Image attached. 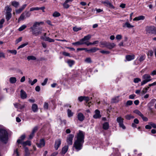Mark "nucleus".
Here are the masks:
<instances>
[{
  "label": "nucleus",
  "mask_w": 156,
  "mask_h": 156,
  "mask_svg": "<svg viewBox=\"0 0 156 156\" xmlns=\"http://www.w3.org/2000/svg\"><path fill=\"white\" fill-rule=\"evenodd\" d=\"M38 128L37 127V126L35 127L33 129L32 131V132L33 133H35L37 131V130Z\"/></svg>",
  "instance_id": "0e129e2a"
},
{
  "label": "nucleus",
  "mask_w": 156,
  "mask_h": 156,
  "mask_svg": "<svg viewBox=\"0 0 156 156\" xmlns=\"http://www.w3.org/2000/svg\"><path fill=\"white\" fill-rule=\"evenodd\" d=\"M127 27L128 28H132L134 27V26L132 25H131L130 24L129 22H126L125 24H124L123 25V27Z\"/></svg>",
  "instance_id": "b1692460"
},
{
  "label": "nucleus",
  "mask_w": 156,
  "mask_h": 156,
  "mask_svg": "<svg viewBox=\"0 0 156 156\" xmlns=\"http://www.w3.org/2000/svg\"><path fill=\"white\" fill-rule=\"evenodd\" d=\"M48 80V79L47 78H46L44 80V82L41 83V85L42 86H44L47 83Z\"/></svg>",
  "instance_id": "4d7b16f0"
},
{
  "label": "nucleus",
  "mask_w": 156,
  "mask_h": 156,
  "mask_svg": "<svg viewBox=\"0 0 156 156\" xmlns=\"http://www.w3.org/2000/svg\"><path fill=\"white\" fill-rule=\"evenodd\" d=\"M5 9L6 10V13H11L12 9L9 6H6L5 8Z\"/></svg>",
  "instance_id": "f704fd0d"
},
{
  "label": "nucleus",
  "mask_w": 156,
  "mask_h": 156,
  "mask_svg": "<svg viewBox=\"0 0 156 156\" xmlns=\"http://www.w3.org/2000/svg\"><path fill=\"white\" fill-rule=\"evenodd\" d=\"M145 19V16H140L136 17L133 19V21H138L140 20H144Z\"/></svg>",
  "instance_id": "6ab92c4d"
},
{
  "label": "nucleus",
  "mask_w": 156,
  "mask_h": 156,
  "mask_svg": "<svg viewBox=\"0 0 156 156\" xmlns=\"http://www.w3.org/2000/svg\"><path fill=\"white\" fill-rule=\"evenodd\" d=\"M22 40V37H19L17 39L16 41V44H17L19 42L21 41Z\"/></svg>",
  "instance_id": "052dcab7"
},
{
  "label": "nucleus",
  "mask_w": 156,
  "mask_h": 156,
  "mask_svg": "<svg viewBox=\"0 0 156 156\" xmlns=\"http://www.w3.org/2000/svg\"><path fill=\"white\" fill-rule=\"evenodd\" d=\"M28 42H26L25 43L22 44L19 46V47L17 48V49H19L20 48H23L26 45H28Z\"/></svg>",
  "instance_id": "79ce46f5"
},
{
  "label": "nucleus",
  "mask_w": 156,
  "mask_h": 156,
  "mask_svg": "<svg viewBox=\"0 0 156 156\" xmlns=\"http://www.w3.org/2000/svg\"><path fill=\"white\" fill-rule=\"evenodd\" d=\"M60 16V13L57 12H55L53 14V16L54 17H58Z\"/></svg>",
  "instance_id": "09e8293b"
},
{
  "label": "nucleus",
  "mask_w": 156,
  "mask_h": 156,
  "mask_svg": "<svg viewBox=\"0 0 156 156\" xmlns=\"http://www.w3.org/2000/svg\"><path fill=\"white\" fill-rule=\"evenodd\" d=\"M23 145H28L29 146H30L31 145L30 141L29 140H27L25 142H23Z\"/></svg>",
  "instance_id": "c03bdc74"
},
{
  "label": "nucleus",
  "mask_w": 156,
  "mask_h": 156,
  "mask_svg": "<svg viewBox=\"0 0 156 156\" xmlns=\"http://www.w3.org/2000/svg\"><path fill=\"white\" fill-rule=\"evenodd\" d=\"M20 95L21 98L22 99H25L27 98V94L26 92L23 90H21L20 91Z\"/></svg>",
  "instance_id": "4468645a"
},
{
  "label": "nucleus",
  "mask_w": 156,
  "mask_h": 156,
  "mask_svg": "<svg viewBox=\"0 0 156 156\" xmlns=\"http://www.w3.org/2000/svg\"><path fill=\"white\" fill-rule=\"evenodd\" d=\"M95 114L94 115L93 117L94 119H97L101 118V115L100 114V111L98 110H96L95 111Z\"/></svg>",
  "instance_id": "9b49d317"
},
{
  "label": "nucleus",
  "mask_w": 156,
  "mask_h": 156,
  "mask_svg": "<svg viewBox=\"0 0 156 156\" xmlns=\"http://www.w3.org/2000/svg\"><path fill=\"white\" fill-rule=\"evenodd\" d=\"M147 56H148V58H149V56L151 57L153 56V52L152 50H150L148 51V52L147 53Z\"/></svg>",
  "instance_id": "ea45409f"
},
{
  "label": "nucleus",
  "mask_w": 156,
  "mask_h": 156,
  "mask_svg": "<svg viewBox=\"0 0 156 156\" xmlns=\"http://www.w3.org/2000/svg\"><path fill=\"white\" fill-rule=\"evenodd\" d=\"M142 78L144 80L141 82V86L145 84L152 80L150 75L147 74H145L143 75Z\"/></svg>",
  "instance_id": "20e7f679"
},
{
  "label": "nucleus",
  "mask_w": 156,
  "mask_h": 156,
  "mask_svg": "<svg viewBox=\"0 0 156 156\" xmlns=\"http://www.w3.org/2000/svg\"><path fill=\"white\" fill-rule=\"evenodd\" d=\"M122 36L120 34H118L116 36V38L118 40H120L122 38Z\"/></svg>",
  "instance_id": "5fc2aeb1"
},
{
  "label": "nucleus",
  "mask_w": 156,
  "mask_h": 156,
  "mask_svg": "<svg viewBox=\"0 0 156 156\" xmlns=\"http://www.w3.org/2000/svg\"><path fill=\"white\" fill-rule=\"evenodd\" d=\"M99 50V48H98L94 47L91 48V49L88 50L87 49V48H86L85 51L88 52L94 53L96 51Z\"/></svg>",
  "instance_id": "2eb2a0df"
},
{
  "label": "nucleus",
  "mask_w": 156,
  "mask_h": 156,
  "mask_svg": "<svg viewBox=\"0 0 156 156\" xmlns=\"http://www.w3.org/2000/svg\"><path fill=\"white\" fill-rule=\"evenodd\" d=\"M74 137V135L72 134H69L67 137L66 141L69 145H72L73 144V139Z\"/></svg>",
  "instance_id": "6e6552de"
},
{
  "label": "nucleus",
  "mask_w": 156,
  "mask_h": 156,
  "mask_svg": "<svg viewBox=\"0 0 156 156\" xmlns=\"http://www.w3.org/2000/svg\"><path fill=\"white\" fill-rule=\"evenodd\" d=\"M32 110L34 112H36L38 110V107L37 105L35 104H33L32 106Z\"/></svg>",
  "instance_id": "393cba45"
},
{
  "label": "nucleus",
  "mask_w": 156,
  "mask_h": 156,
  "mask_svg": "<svg viewBox=\"0 0 156 156\" xmlns=\"http://www.w3.org/2000/svg\"><path fill=\"white\" fill-rule=\"evenodd\" d=\"M145 58V55H141L139 59V60L140 62H141L143 61Z\"/></svg>",
  "instance_id": "de8ad7c7"
},
{
  "label": "nucleus",
  "mask_w": 156,
  "mask_h": 156,
  "mask_svg": "<svg viewBox=\"0 0 156 156\" xmlns=\"http://www.w3.org/2000/svg\"><path fill=\"white\" fill-rule=\"evenodd\" d=\"M44 23L41 22H35L34 23L32 27H30L32 34L35 36H37L41 34L42 31V28L39 27L40 25H42Z\"/></svg>",
  "instance_id": "f03ea898"
},
{
  "label": "nucleus",
  "mask_w": 156,
  "mask_h": 156,
  "mask_svg": "<svg viewBox=\"0 0 156 156\" xmlns=\"http://www.w3.org/2000/svg\"><path fill=\"white\" fill-rule=\"evenodd\" d=\"M45 8L43 6L41 7H33L31 8L30 9V11H32L34 10H41L42 11V12H44V9Z\"/></svg>",
  "instance_id": "ddd939ff"
},
{
  "label": "nucleus",
  "mask_w": 156,
  "mask_h": 156,
  "mask_svg": "<svg viewBox=\"0 0 156 156\" xmlns=\"http://www.w3.org/2000/svg\"><path fill=\"white\" fill-rule=\"evenodd\" d=\"M136 96V95L135 94H131L129 96V98L130 99H133L135 96Z\"/></svg>",
  "instance_id": "69168bd1"
},
{
  "label": "nucleus",
  "mask_w": 156,
  "mask_h": 156,
  "mask_svg": "<svg viewBox=\"0 0 156 156\" xmlns=\"http://www.w3.org/2000/svg\"><path fill=\"white\" fill-rule=\"evenodd\" d=\"M81 30V28L80 27H75L73 28V30L75 32H77Z\"/></svg>",
  "instance_id": "49530a36"
},
{
  "label": "nucleus",
  "mask_w": 156,
  "mask_h": 156,
  "mask_svg": "<svg viewBox=\"0 0 156 156\" xmlns=\"http://www.w3.org/2000/svg\"><path fill=\"white\" fill-rule=\"evenodd\" d=\"M141 79L139 78H136L134 79L133 82L136 83H138L140 81Z\"/></svg>",
  "instance_id": "3c124183"
},
{
  "label": "nucleus",
  "mask_w": 156,
  "mask_h": 156,
  "mask_svg": "<svg viewBox=\"0 0 156 156\" xmlns=\"http://www.w3.org/2000/svg\"><path fill=\"white\" fill-rule=\"evenodd\" d=\"M85 61L87 63H90L91 62V59L90 58H87L85 60Z\"/></svg>",
  "instance_id": "603ef678"
},
{
  "label": "nucleus",
  "mask_w": 156,
  "mask_h": 156,
  "mask_svg": "<svg viewBox=\"0 0 156 156\" xmlns=\"http://www.w3.org/2000/svg\"><path fill=\"white\" fill-rule=\"evenodd\" d=\"M147 34H152L156 35V27L154 26H148L146 27Z\"/></svg>",
  "instance_id": "39448f33"
},
{
  "label": "nucleus",
  "mask_w": 156,
  "mask_h": 156,
  "mask_svg": "<svg viewBox=\"0 0 156 156\" xmlns=\"http://www.w3.org/2000/svg\"><path fill=\"white\" fill-rule=\"evenodd\" d=\"M141 117L142 119L144 121H147L148 120V118L147 117L144 116L143 115Z\"/></svg>",
  "instance_id": "bf43d9fd"
},
{
  "label": "nucleus",
  "mask_w": 156,
  "mask_h": 156,
  "mask_svg": "<svg viewBox=\"0 0 156 156\" xmlns=\"http://www.w3.org/2000/svg\"><path fill=\"white\" fill-rule=\"evenodd\" d=\"M100 52L103 54H108L110 53V51H107L102 50L100 51Z\"/></svg>",
  "instance_id": "8fccbe9b"
},
{
  "label": "nucleus",
  "mask_w": 156,
  "mask_h": 156,
  "mask_svg": "<svg viewBox=\"0 0 156 156\" xmlns=\"http://www.w3.org/2000/svg\"><path fill=\"white\" fill-rule=\"evenodd\" d=\"M67 115L68 117H70L73 116V113L72 112L71 110L68 109L67 111Z\"/></svg>",
  "instance_id": "7c9ffc66"
},
{
  "label": "nucleus",
  "mask_w": 156,
  "mask_h": 156,
  "mask_svg": "<svg viewBox=\"0 0 156 156\" xmlns=\"http://www.w3.org/2000/svg\"><path fill=\"white\" fill-rule=\"evenodd\" d=\"M117 121L119 123V126L123 129H126V127L123 123V119L121 117H118L116 119Z\"/></svg>",
  "instance_id": "0eeeda50"
},
{
  "label": "nucleus",
  "mask_w": 156,
  "mask_h": 156,
  "mask_svg": "<svg viewBox=\"0 0 156 156\" xmlns=\"http://www.w3.org/2000/svg\"><path fill=\"white\" fill-rule=\"evenodd\" d=\"M149 86L144 88L141 91L142 94H145L147 92L148 89L149 88Z\"/></svg>",
  "instance_id": "2f4dec72"
},
{
  "label": "nucleus",
  "mask_w": 156,
  "mask_h": 156,
  "mask_svg": "<svg viewBox=\"0 0 156 156\" xmlns=\"http://www.w3.org/2000/svg\"><path fill=\"white\" fill-rule=\"evenodd\" d=\"M134 113L137 114L140 117L143 115L139 110H135L133 111Z\"/></svg>",
  "instance_id": "e433bc0d"
},
{
  "label": "nucleus",
  "mask_w": 156,
  "mask_h": 156,
  "mask_svg": "<svg viewBox=\"0 0 156 156\" xmlns=\"http://www.w3.org/2000/svg\"><path fill=\"white\" fill-rule=\"evenodd\" d=\"M151 75L152 76L156 75V70L152 71L151 73Z\"/></svg>",
  "instance_id": "774afa93"
},
{
  "label": "nucleus",
  "mask_w": 156,
  "mask_h": 156,
  "mask_svg": "<svg viewBox=\"0 0 156 156\" xmlns=\"http://www.w3.org/2000/svg\"><path fill=\"white\" fill-rule=\"evenodd\" d=\"M12 5L16 8H17L19 6V3L16 1H13L11 2Z\"/></svg>",
  "instance_id": "473e14b6"
},
{
  "label": "nucleus",
  "mask_w": 156,
  "mask_h": 156,
  "mask_svg": "<svg viewBox=\"0 0 156 156\" xmlns=\"http://www.w3.org/2000/svg\"><path fill=\"white\" fill-rule=\"evenodd\" d=\"M77 118L79 121L82 122L84 120L85 116L82 113L79 112L77 114Z\"/></svg>",
  "instance_id": "f8f14e48"
},
{
  "label": "nucleus",
  "mask_w": 156,
  "mask_h": 156,
  "mask_svg": "<svg viewBox=\"0 0 156 156\" xmlns=\"http://www.w3.org/2000/svg\"><path fill=\"white\" fill-rule=\"evenodd\" d=\"M36 59V58L33 55H29L27 57V59L28 61H30V60H35Z\"/></svg>",
  "instance_id": "bb28decb"
},
{
  "label": "nucleus",
  "mask_w": 156,
  "mask_h": 156,
  "mask_svg": "<svg viewBox=\"0 0 156 156\" xmlns=\"http://www.w3.org/2000/svg\"><path fill=\"white\" fill-rule=\"evenodd\" d=\"M91 37V35L90 34H88L85 36L83 38L84 41H88L89 40Z\"/></svg>",
  "instance_id": "72a5a7b5"
},
{
  "label": "nucleus",
  "mask_w": 156,
  "mask_h": 156,
  "mask_svg": "<svg viewBox=\"0 0 156 156\" xmlns=\"http://www.w3.org/2000/svg\"><path fill=\"white\" fill-rule=\"evenodd\" d=\"M8 140V133L4 128L0 126V141L6 143Z\"/></svg>",
  "instance_id": "7ed1b4c3"
},
{
  "label": "nucleus",
  "mask_w": 156,
  "mask_h": 156,
  "mask_svg": "<svg viewBox=\"0 0 156 156\" xmlns=\"http://www.w3.org/2000/svg\"><path fill=\"white\" fill-rule=\"evenodd\" d=\"M76 137V140L74 142L73 148V149L74 148L76 151H78L82 148L84 142L85 134L83 131L79 130Z\"/></svg>",
  "instance_id": "f257e3e1"
},
{
  "label": "nucleus",
  "mask_w": 156,
  "mask_h": 156,
  "mask_svg": "<svg viewBox=\"0 0 156 156\" xmlns=\"http://www.w3.org/2000/svg\"><path fill=\"white\" fill-rule=\"evenodd\" d=\"M119 96H117L115 97H114L112 99V102L113 103H117L119 101Z\"/></svg>",
  "instance_id": "aec40b11"
},
{
  "label": "nucleus",
  "mask_w": 156,
  "mask_h": 156,
  "mask_svg": "<svg viewBox=\"0 0 156 156\" xmlns=\"http://www.w3.org/2000/svg\"><path fill=\"white\" fill-rule=\"evenodd\" d=\"M125 118L127 120H129L131 119L134 118V117L131 115H127L125 116Z\"/></svg>",
  "instance_id": "c756f323"
},
{
  "label": "nucleus",
  "mask_w": 156,
  "mask_h": 156,
  "mask_svg": "<svg viewBox=\"0 0 156 156\" xmlns=\"http://www.w3.org/2000/svg\"><path fill=\"white\" fill-rule=\"evenodd\" d=\"M68 149V146H65L62 149V153L63 154H65L67 151Z\"/></svg>",
  "instance_id": "a878e982"
},
{
  "label": "nucleus",
  "mask_w": 156,
  "mask_h": 156,
  "mask_svg": "<svg viewBox=\"0 0 156 156\" xmlns=\"http://www.w3.org/2000/svg\"><path fill=\"white\" fill-rule=\"evenodd\" d=\"M102 3L104 4L106 6L112 8H114L113 6L108 1L102 2Z\"/></svg>",
  "instance_id": "f3484780"
},
{
  "label": "nucleus",
  "mask_w": 156,
  "mask_h": 156,
  "mask_svg": "<svg viewBox=\"0 0 156 156\" xmlns=\"http://www.w3.org/2000/svg\"><path fill=\"white\" fill-rule=\"evenodd\" d=\"M67 63L70 67H71L74 64L75 61L73 60L69 59L67 61Z\"/></svg>",
  "instance_id": "5701e85b"
},
{
  "label": "nucleus",
  "mask_w": 156,
  "mask_h": 156,
  "mask_svg": "<svg viewBox=\"0 0 156 156\" xmlns=\"http://www.w3.org/2000/svg\"><path fill=\"white\" fill-rule=\"evenodd\" d=\"M156 101V99H153L151 100V101L148 103V105H149L150 106H152Z\"/></svg>",
  "instance_id": "c9c22d12"
},
{
  "label": "nucleus",
  "mask_w": 156,
  "mask_h": 156,
  "mask_svg": "<svg viewBox=\"0 0 156 156\" xmlns=\"http://www.w3.org/2000/svg\"><path fill=\"white\" fill-rule=\"evenodd\" d=\"M116 44L114 43L108 42L107 48L109 49H111L114 48Z\"/></svg>",
  "instance_id": "dca6fc26"
},
{
  "label": "nucleus",
  "mask_w": 156,
  "mask_h": 156,
  "mask_svg": "<svg viewBox=\"0 0 156 156\" xmlns=\"http://www.w3.org/2000/svg\"><path fill=\"white\" fill-rule=\"evenodd\" d=\"M150 125L152 127L156 128V124L152 122H151L149 123Z\"/></svg>",
  "instance_id": "6e6d98bb"
},
{
  "label": "nucleus",
  "mask_w": 156,
  "mask_h": 156,
  "mask_svg": "<svg viewBox=\"0 0 156 156\" xmlns=\"http://www.w3.org/2000/svg\"><path fill=\"white\" fill-rule=\"evenodd\" d=\"M31 15V13L28 11L24 12L20 15V18H19L18 21H20L21 20H23L26 18L30 17Z\"/></svg>",
  "instance_id": "423d86ee"
},
{
  "label": "nucleus",
  "mask_w": 156,
  "mask_h": 156,
  "mask_svg": "<svg viewBox=\"0 0 156 156\" xmlns=\"http://www.w3.org/2000/svg\"><path fill=\"white\" fill-rule=\"evenodd\" d=\"M26 27L27 26L25 25H23L21 27H20L19 28L18 30L19 31H22L23 30H24Z\"/></svg>",
  "instance_id": "37998d69"
},
{
  "label": "nucleus",
  "mask_w": 156,
  "mask_h": 156,
  "mask_svg": "<svg viewBox=\"0 0 156 156\" xmlns=\"http://www.w3.org/2000/svg\"><path fill=\"white\" fill-rule=\"evenodd\" d=\"M36 145L38 147L40 148L44 147L45 145V142L44 139H41L40 143H37Z\"/></svg>",
  "instance_id": "9d476101"
},
{
  "label": "nucleus",
  "mask_w": 156,
  "mask_h": 156,
  "mask_svg": "<svg viewBox=\"0 0 156 156\" xmlns=\"http://www.w3.org/2000/svg\"><path fill=\"white\" fill-rule=\"evenodd\" d=\"M44 40L45 41H48L49 42H54L55 41L54 39L50 38L48 37H46L44 38Z\"/></svg>",
  "instance_id": "cd10ccee"
},
{
  "label": "nucleus",
  "mask_w": 156,
  "mask_h": 156,
  "mask_svg": "<svg viewBox=\"0 0 156 156\" xmlns=\"http://www.w3.org/2000/svg\"><path fill=\"white\" fill-rule=\"evenodd\" d=\"M34 133L32 132L31 133L29 136V139H32L33 138V137L34 136Z\"/></svg>",
  "instance_id": "e2e57ef3"
},
{
  "label": "nucleus",
  "mask_w": 156,
  "mask_h": 156,
  "mask_svg": "<svg viewBox=\"0 0 156 156\" xmlns=\"http://www.w3.org/2000/svg\"><path fill=\"white\" fill-rule=\"evenodd\" d=\"M25 138V135H22L20 137V139H18L17 141L18 144L21 143L22 141Z\"/></svg>",
  "instance_id": "4be33fe9"
},
{
  "label": "nucleus",
  "mask_w": 156,
  "mask_h": 156,
  "mask_svg": "<svg viewBox=\"0 0 156 156\" xmlns=\"http://www.w3.org/2000/svg\"><path fill=\"white\" fill-rule=\"evenodd\" d=\"M11 16L12 15L11 13H6V19L7 21L10 20L11 17Z\"/></svg>",
  "instance_id": "4c0bfd02"
},
{
  "label": "nucleus",
  "mask_w": 156,
  "mask_h": 156,
  "mask_svg": "<svg viewBox=\"0 0 156 156\" xmlns=\"http://www.w3.org/2000/svg\"><path fill=\"white\" fill-rule=\"evenodd\" d=\"M9 52L11 53L16 55L17 53V51L16 50H11L9 51Z\"/></svg>",
  "instance_id": "13d9d810"
},
{
  "label": "nucleus",
  "mask_w": 156,
  "mask_h": 156,
  "mask_svg": "<svg viewBox=\"0 0 156 156\" xmlns=\"http://www.w3.org/2000/svg\"><path fill=\"white\" fill-rule=\"evenodd\" d=\"M68 2H66V1H65V2L63 4V6L64 8L67 9L69 7V5L67 4Z\"/></svg>",
  "instance_id": "864d4df0"
},
{
  "label": "nucleus",
  "mask_w": 156,
  "mask_h": 156,
  "mask_svg": "<svg viewBox=\"0 0 156 156\" xmlns=\"http://www.w3.org/2000/svg\"><path fill=\"white\" fill-rule=\"evenodd\" d=\"M62 54L63 55L65 56H70V54L65 51L63 52Z\"/></svg>",
  "instance_id": "680f3d73"
},
{
  "label": "nucleus",
  "mask_w": 156,
  "mask_h": 156,
  "mask_svg": "<svg viewBox=\"0 0 156 156\" xmlns=\"http://www.w3.org/2000/svg\"><path fill=\"white\" fill-rule=\"evenodd\" d=\"M108 42L106 41H104L101 42V44L103 45V47L107 48Z\"/></svg>",
  "instance_id": "a18cd8bd"
},
{
  "label": "nucleus",
  "mask_w": 156,
  "mask_h": 156,
  "mask_svg": "<svg viewBox=\"0 0 156 156\" xmlns=\"http://www.w3.org/2000/svg\"><path fill=\"white\" fill-rule=\"evenodd\" d=\"M5 21V19H2L0 20V29H1L3 27V24Z\"/></svg>",
  "instance_id": "58836bf2"
},
{
  "label": "nucleus",
  "mask_w": 156,
  "mask_h": 156,
  "mask_svg": "<svg viewBox=\"0 0 156 156\" xmlns=\"http://www.w3.org/2000/svg\"><path fill=\"white\" fill-rule=\"evenodd\" d=\"M126 58L127 61H130L134 59L135 55H127L126 56Z\"/></svg>",
  "instance_id": "a211bd4d"
},
{
  "label": "nucleus",
  "mask_w": 156,
  "mask_h": 156,
  "mask_svg": "<svg viewBox=\"0 0 156 156\" xmlns=\"http://www.w3.org/2000/svg\"><path fill=\"white\" fill-rule=\"evenodd\" d=\"M44 109H48V103H45L44 105Z\"/></svg>",
  "instance_id": "338daca9"
},
{
  "label": "nucleus",
  "mask_w": 156,
  "mask_h": 156,
  "mask_svg": "<svg viewBox=\"0 0 156 156\" xmlns=\"http://www.w3.org/2000/svg\"><path fill=\"white\" fill-rule=\"evenodd\" d=\"M109 127V125L108 122H106L103 124V128L105 130L108 129Z\"/></svg>",
  "instance_id": "412c9836"
},
{
  "label": "nucleus",
  "mask_w": 156,
  "mask_h": 156,
  "mask_svg": "<svg viewBox=\"0 0 156 156\" xmlns=\"http://www.w3.org/2000/svg\"><path fill=\"white\" fill-rule=\"evenodd\" d=\"M61 140L60 139L56 140L55 141L54 147L56 150H57L61 144Z\"/></svg>",
  "instance_id": "1a4fd4ad"
},
{
  "label": "nucleus",
  "mask_w": 156,
  "mask_h": 156,
  "mask_svg": "<svg viewBox=\"0 0 156 156\" xmlns=\"http://www.w3.org/2000/svg\"><path fill=\"white\" fill-rule=\"evenodd\" d=\"M9 81L11 83H14L16 81V78L15 77H11L9 79Z\"/></svg>",
  "instance_id": "c85d7f7f"
},
{
  "label": "nucleus",
  "mask_w": 156,
  "mask_h": 156,
  "mask_svg": "<svg viewBox=\"0 0 156 156\" xmlns=\"http://www.w3.org/2000/svg\"><path fill=\"white\" fill-rule=\"evenodd\" d=\"M133 104V101H132L129 100L126 102L125 106L127 107L132 105Z\"/></svg>",
  "instance_id": "a19ab883"
}]
</instances>
